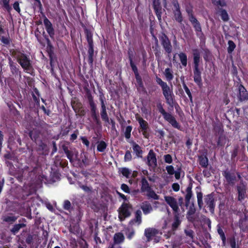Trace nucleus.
<instances>
[{"label":"nucleus","instance_id":"f257e3e1","mask_svg":"<svg viewBox=\"0 0 248 248\" xmlns=\"http://www.w3.org/2000/svg\"><path fill=\"white\" fill-rule=\"evenodd\" d=\"M11 54L13 57L17 59L18 63L24 70L28 71L31 69L30 60L25 54L16 50H12Z\"/></svg>","mask_w":248,"mask_h":248},{"label":"nucleus","instance_id":"f03ea898","mask_svg":"<svg viewBox=\"0 0 248 248\" xmlns=\"http://www.w3.org/2000/svg\"><path fill=\"white\" fill-rule=\"evenodd\" d=\"M132 206L128 203H123L119 208V218L121 221L124 220L131 215Z\"/></svg>","mask_w":248,"mask_h":248},{"label":"nucleus","instance_id":"7ed1b4c3","mask_svg":"<svg viewBox=\"0 0 248 248\" xmlns=\"http://www.w3.org/2000/svg\"><path fill=\"white\" fill-rule=\"evenodd\" d=\"M162 88L163 94L165 98L166 103L170 106H172L174 104L173 98V93L172 90L167 84Z\"/></svg>","mask_w":248,"mask_h":248},{"label":"nucleus","instance_id":"20e7f679","mask_svg":"<svg viewBox=\"0 0 248 248\" xmlns=\"http://www.w3.org/2000/svg\"><path fill=\"white\" fill-rule=\"evenodd\" d=\"M165 202L172 208L173 211L178 213L179 211V208L177 200L173 197L168 196L164 197Z\"/></svg>","mask_w":248,"mask_h":248},{"label":"nucleus","instance_id":"39448f33","mask_svg":"<svg viewBox=\"0 0 248 248\" xmlns=\"http://www.w3.org/2000/svg\"><path fill=\"white\" fill-rule=\"evenodd\" d=\"M147 164L149 167L155 168L157 166L156 155L152 150H150L147 156Z\"/></svg>","mask_w":248,"mask_h":248},{"label":"nucleus","instance_id":"423d86ee","mask_svg":"<svg viewBox=\"0 0 248 248\" xmlns=\"http://www.w3.org/2000/svg\"><path fill=\"white\" fill-rule=\"evenodd\" d=\"M160 39L161 44L163 46L165 51L168 53H170L172 51V46L167 36L165 34H163L161 36Z\"/></svg>","mask_w":248,"mask_h":248},{"label":"nucleus","instance_id":"0eeeda50","mask_svg":"<svg viewBox=\"0 0 248 248\" xmlns=\"http://www.w3.org/2000/svg\"><path fill=\"white\" fill-rule=\"evenodd\" d=\"M204 200L206 205L209 208L210 212L212 214H214L215 204L213 196L211 194L205 195L204 196Z\"/></svg>","mask_w":248,"mask_h":248},{"label":"nucleus","instance_id":"6e6552de","mask_svg":"<svg viewBox=\"0 0 248 248\" xmlns=\"http://www.w3.org/2000/svg\"><path fill=\"white\" fill-rule=\"evenodd\" d=\"M158 233V230L153 228H147L144 231V235L148 241H150L153 237L156 236Z\"/></svg>","mask_w":248,"mask_h":248},{"label":"nucleus","instance_id":"1a4fd4ad","mask_svg":"<svg viewBox=\"0 0 248 248\" xmlns=\"http://www.w3.org/2000/svg\"><path fill=\"white\" fill-rule=\"evenodd\" d=\"M44 24L47 32L51 38H53L54 35V30L51 23L47 18L45 17L44 20Z\"/></svg>","mask_w":248,"mask_h":248},{"label":"nucleus","instance_id":"9d476101","mask_svg":"<svg viewBox=\"0 0 248 248\" xmlns=\"http://www.w3.org/2000/svg\"><path fill=\"white\" fill-rule=\"evenodd\" d=\"M238 193V200L242 201L244 199L246 194V185L244 183H241L237 186Z\"/></svg>","mask_w":248,"mask_h":248},{"label":"nucleus","instance_id":"9b49d317","mask_svg":"<svg viewBox=\"0 0 248 248\" xmlns=\"http://www.w3.org/2000/svg\"><path fill=\"white\" fill-rule=\"evenodd\" d=\"M140 208L144 215H147L150 213L153 210L151 204L147 201L141 203Z\"/></svg>","mask_w":248,"mask_h":248},{"label":"nucleus","instance_id":"f8f14e48","mask_svg":"<svg viewBox=\"0 0 248 248\" xmlns=\"http://www.w3.org/2000/svg\"><path fill=\"white\" fill-rule=\"evenodd\" d=\"M174 7L175 8V10H174V16L175 19L178 22L181 23L183 20V17L180 11L179 6L178 3H174Z\"/></svg>","mask_w":248,"mask_h":248},{"label":"nucleus","instance_id":"ddd939ff","mask_svg":"<svg viewBox=\"0 0 248 248\" xmlns=\"http://www.w3.org/2000/svg\"><path fill=\"white\" fill-rule=\"evenodd\" d=\"M194 80L199 86L202 85L201 73L199 67H194Z\"/></svg>","mask_w":248,"mask_h":248},{"label":"nucleus","instance_id":"4468645a","mask_svg":"<svg viewBox=\"0 0 248 248\" xmlns=\"http://www.w3.org/2000/svg\"><path fill=\"white\" fill-rule=\"evenodd\" d=\"M189 20L192 24L196 31L199 32L202 31V29L200 23L193 16V14H189Z\"/></svg>","mask_w":248,"mask_h":248},{"label":"nucleus","instance_id":"2eb2a0df","mask_svg":"<svg viewBox=\"0 0 248 248\" xmlns=\"http://www.w3.org/2000/svg\"><path fill=\"white\" fill-rule=\"evenodd\" d=\"M239 99L240 101H244L248 99V93L245 88L240 85L239 87Z\"/></svg>","mask_w":248,"mask_h":248},{"label":"nucleus","instance_id":"dca6fc26","mask_svg":"<svg viewBox=\"0 0 248 248\" xmlns=\"http://www.w3.org/2000/svg\"><path fill=\"white\" fill-rule=\"evenodd\" d=\"M165 120L168 121L171 125L174 128L178 129H180V125L179 123L176 121L175 118L171 115L170 114Z\"/></svg>","mask_w":248,"mask_h":248},{"label":"nucleus","instance_id":"f3484780","mask_svg":"<svg viewBox=\"0 0 248 248\" xmlns=\"http://www.w3.org/2000/svg\"><path fill=\"white\" fill-rule=\"evenodd\" d=\"M136 118L139 122L141 130H147L148 128V124L146 121L144 120L139 115H136Z\"/></svg>","mask_w":248,"mask_h":248},{"label":"nucleus","instance_id":"a211bd4d","mask_svg":"<svg viewBox=\"0 0 248 248\" xmlns=\"http://www.w3.org/2000/svg\"><path fill=\"white\" fill-rule=\"evenodd\" d=\"M196 209L193 203L190 205L189 207L187 213L186 217L190 221H193L194 219L193 215L195 214Z\"/></svg>","mask_w":248,"mask_h":248},{"label":"nucleus","instance_id":"6ab92c4d","mask_svg":"<svg viewBox=\"0 0 248 248\" xmlns=\"http://www.w3.org/2000/svg\"><path fill=\"white\" fill-rule=\"evenodd\" d=\"M193 51L194 67H199L200 61V52L198 49H194Z\"/></svg>","mask_w":248,"mask_h":248},{"label":"nucleus","instance_id":"aec40b11","mask_svg":"<svg viewBox=\"0 0 248 248\" xmlns=\"http://www.w3.org/2000/svg\"><path fill=\"white\" fill-rule=\"evenodd\" d=\"M224 176L229 183L232 184L234 183L236 179V176L234 174L231 173L228 171H225L224 173Z\"/></svg>","mask_w":248,"mask_h":248},{"label":"nucleus","instance_id":"412c9836","mask_svg":"<svg viewBox=\"0 0 248 248\" xmlns=\"http://www.w3.org/2000/svg\"><path fill=\"white\" fill-rule=\"evenodd\" d=\"M132 148L134 152L138 157H142V151L141 147L136 143L133 142L132 143Z\"/></svg>","mask_w":248,"mask_h":248},{"label":"nucleus","instance_id":"4be33fe9","mask_svg":"<svg viewBox=\"0 0 248 248\" xmlns=\"http://www.w3.org/2000/svg\"><path fill=\"white\" fill-rule=\"evenodd\" d=\"M90 105L91 108V111H92V116L93 118L96 122H98V118L97 116V114L96 113V106L92 100L90 101Z\"/></svg>","mask_w":248,"mask_h":248},{"label":"nucleus","instance_id":"5701e85b","mask_svg":"<svg viewBox=\"0 0 248 248\" xmlns=\"http://www.w3.org/2000/svg\"><path fill=\"white\" fill-rule=\"evenodd\" d=\"M124 239V237L122 233L118 232L114 234L113 237L114 244L118 245L122 243Z\"/></svg>","mask_w":248,"mask_h":248},{"label":"nucleus","instance_id":"b1692460","mask_svg":"<svg viewBox=\"0 0 248 248\" xmlns=\"http://www.w3.org/2000/svg\"><path fill=\"white\" fill-rule=\"evenodd\" d=\"M192 196V192L191 190V187L188 186L186 188V194L185 196V200H186V205L188 206L190 200Z\"/></svg>","mask_w":248,"mask_h":248},{"label":"nucleus","instance_id":"393cba45","mask_svg":"<svg viewBox=\"0 0 248 248\" xmlns=\"http://www.w3.org/2000/svg\"><path fill=\"white\" fill-rule=\"evenodd\" d=\"M141 190L142 191H149L150 189V187L147 180L144 177H143L141 179Z\"/></svg>","mask_w":248,"mask_h":248},{"label":"nucleus","instance_id":"a878e982","mask_svg":"<svg viewBox=\"0 0 248 248\" xmlns=\"http://www.w3.org/2000/svg\"><path fill=\"white\" fill-rule=\"evenodd\" d=\"M154 9L155 11L156 14L157 16V17L159 20L161 19V8L159 6V4L158 2V1H155L154 2Z\"/></svg>","mask_w":248,"mask_h":248},{"label":"nucleus","instance_id":"bb28decb","mask_svg":"<svg viewBox=\"0 0 248 248\" xmlns=\"http://www.w3.org/2000/svg\"><path fill=\"white\" fill-rule=\"evenodd\" d=\"M165 76L168 81L171 80L173 78L172 70L169 68H166L164 72Z\"/></svg>","mask_w":248,"mask_h":248},{"label":"nucleus","instance_id":"cd10ccee","mask_svg":"<svg viewBox=\"0 0 248 248\" xmlns=\"http://www.w3.org/2000/svg\"><path fill=\"white\" fill-rule=\"evenodd\" d=\"M197 202L199 208L201 209L203 206V201H202V193L201 192H197Z\"/></svg>","mask_w":248,"mask_h":248},{"label":"nucleus","instance_id":"c85d7f7f","mask_svg":"<svg viewBox=\"0 0 248 248\" xmlns=\"http://www.w3.org/2000/svg\"><path fill=\"white\" fill-rule=\"evenodd\" d=\"M180 60L184 66L187 65V56L184 53L181 52L179 54Z\"/></svg>","mask_w":248,"mask_h":248},{"label":"nucleus","instance_id":"c756f323","mask_svg":"<svg viewBox=\"0 0 248 248\" xmlns=\"http://www.w3.org/2000/svg\"><path fill=\"white\" fill-rule=\"evenodd\" d=\"M200 164L203 167H206L208 166V159L205 156L199 157Z\"/></svg>","mask_w":248,"mask_h":248},{"label":"nucleus","instance_id":"7c9ffc66","mask_svg":"<svg viewBox=\"0 0 248 248\" xmlns=\"http://www.w3.org/2000/svg\"><path fill=\"white\" fill-rule=\"evenodd\" d=\"M25 224L23 223L17 224L14 225V227L11 229V232L14 234H16L19 231V230L25 226Z\"/></svg>","mask_w":248,"mask_h":248},{"label":"nucleus","instance_id":"2f4dec72","mask_svg":"<svg viewBox=\"0 0 248 248\" xmlns=\"http://www.w3.org/2000/svg\"><path fill=\"white\" fill-rule=\"evenodd\" d=\"M141 211L140 210H137L135 213V218L134 219V221L138 223V224L139 225L141 222Z\"/></svg>","mask_w":248,"mask_h":248},{"label":"nucleus","instance_id":"473e14b6","mask_svg":"<svg viewBox=\"0 0 248 248\" xmlns=\"http://www.w3.org/2000/svg\"><path fill=\"white\" fill-rule=\"evenodd\" d=\"M88 54H89V60L90 62L91 63H92L93 61V44L89 45Z\"/></svg>","mask_w":248,"mask_h":248},{"label":"nucleus","instance_id":"72a5a7b5","mask_svg":"<svg viewBox=\"0 0 248 248\" xmlns=\"http://www.w3.org/2000/svg\"><path fill=\"white\" fill-rule=\"evenodd\" d=\"M107 147V144L104 141H101L97 145V149L99 152H103Z\"/></svg>","mask_w":248,"mask_h":248},{"label":"nucleus","instance_id":"f704fd0d","mask_svg":"<svg viewBox=\"0 0 248 248\" xmlns=\"http://www.w3.org/2000/svg\"><path fill=\"white\" fill-rule=\"evenodd\" d=\"M181 223V221L179 218L178 216L175 217L174 221L172 224V229L173 230H175Z\"/></svg>","mask_w":248,"mask_h":248},{"label":"nucleus","instance_id":"c9c22d12","mask_svg":"<svg viewBox=\"0 0 248 248\" xmlns=\"http://www.w3.org/2000/svg\"><path fill=\"white\" fill-rule=\"evenodd\" d=\"M120 171L122 173L123 176L128 178L131 174V170L126 168H123L120 169Z\"/></svg>","mask_w":248,"mask_h":248},{"label":"nucleus","instance_id":"e433bc0d","mask_svg":"<svg viewBox=\"0 0 248 248\" xmlns=\"http://www.w3.org/2000/svg\"><path fill=\"white\" fill-rule=\"evenodd\" d=\"M220 15L221 16L222 19L224 21H227L229 19L228 15L227 12L224 10H221L220 11Z\"/></svg>","mask_w":248,"mask_h":248},{"label":"nucleus","instance_id":"4c0bfd02","mask_svg":"<svg viewBox=\"0 0 248 248\" xmlns=\"http://www.w3.org/2000/svg\"><path fill=\"white\" fill-rule=\"evenodd\" d=\"M135 234V231L133 229H127L126 235L128 239H131Z\"/></svg>","mask_w":248,"mask_h":248},{"label":"nucleus","instance_id":"58836bf2","mask_svg":"<svg viewBox=\"0 0 248 248\" xmlns=\"http://www.w3.org/2000/svg\"><path fill=\"white\" fill-rule=\"evenodd\" d=\"M147 191L148 192L147 194L148 197L154 200H158L159 199V196L153 190H151L150 189Z\"/></svg>","mask_w":248,"mask_h":248},{"label":"nucleus","instance_id":"ea45409f","mask_svg":"<svg viewBox=\"0 0 248 248\" xmlns=\"http://www.w3.org/2000/svg\"><path fill=\"white\" fill-rule=\"evenodd\" d=\"M132 129V128L131 126H128L126 127L124 132V136L125 138L129 139L130 138Z\"/></svg>","mask_w":248,"mask_h":248},{"label":"nucleus","instance_id":"a19ab883","mask_svg":"<svg viewBox=\"0 0 248 248\" xmlns=\"http://www.w3.org/2000/svg\"><path fill=\"white\" fill-rule=\"evenodd\" d=\"M228 45L229 46L228 48V53H231L233 51V50L235 48V45L233 41L230 40L228 42Z\"/></svg>","mask_w":248,"mask_h":248},{"label":"nucleus","instance_id":"79ce46f5","mask_svg":"<svg viewBox=\"0 0 248 248\" xmlns=\"http://www.w3.org/2000/svg\"><path fill=\"white\" fill-rule=\"evenodd\" d=\"M17 219V217L14 216H7L4 217L3 220L7 222H13Z\"/></svg>","mask_w":248,"mask_h":248},{"label":"nucleus","instance_id":"37998d69","mask_svg":"<svg viewBox=\"0 0 248 248\" xmlns=\"http://www.w3.org/2000/svg\"><path fill=\"white\" fill-rule=\"evenodd\" d=\"M217 232H218V234L220 235V237H221L223 242L225 243V240H226V237L225 236V234L223 232V231L220 227H218Z\"/></svg>","mask_w":248,"mask_h":248},{"label":"nucleus","instance_id":"c03bdc74","mask_svg":"<svg viewBox=\"0 0 248 248\" xmlns=\"http://www.w3.org/2000/svg\"><path fill=\"white\" fill-rule=\"evenodd\" d=\"M1 2L7 10L9 11L11 10V8L9 4V0H1Z\"/></svg>","mask_w":248,"mask_h":248},{"label":"nucleus","instance_id":"a18cd8bd","mask_svg":"<svg viewBox=\"0 0 248 248\" xmlns=\"http://www.w3.org/2000/svg\"><path fill=\"white\" fill-rule=\"evenodd\" d=\"M101 116L103 120L106 122L108 121V117L107 113V110H101Z\"/></svg>","mask_w":248,"mask_h":248},{"label":"nucleus","instance_id":"49530a36","mask_svg":"<svg viewBox=\"0 0 248 248\" xmlns=\"http://www.w3.org/2000/svg\"><path fill=\"white\" fill-rule=\"evenodd\" d=\"M183 87H184V89L186 93V94L189 97L190 99L191 100H192V95H191V93H190L189 89H188V88L187 87V86L186 85V84L185 83H183Z\"/></svg>","mask_w":248,"mask_h":248},{"label":"nucleus","instance_id":"de8ad7c7","mask_svg":"<svg viewBox=\"0 0 248 248\" xmlns=\"http://www.w3.org/2000/svg\"><path fill=\"white\" fill-rule=\"evenodd\" d=\"M86 38L89 45L93 44V41L92 39V35L91 33L87 31L86 32Z\"/></svg>","mask_w":248,"mask_h":248},{"label":"nucleus","instance_id":"09e8293b","mask_svg":"<svg viewBox=\"0 0 248 248\" xmlns=\"http://www.w3.org/2000/svg\"><path fill=\"white\" fill-rule=\"evenodd\" d=\"M155 80L156 83L158 84H159L161 87V88H162L163 87L165 86L167 84V83L162 81V80L160 78L157 77H156Z\"/></svg>","mask_w":248,"mask_h":248},{"label":"nucleus","instance_id":"8fccbe9b","mask_svg":"<svg viewBox=\"0 0 248 248\" xmlns=\"http://www.w3.org/2000/svg\"><path fill=\"white\" fill-rule=\"evenodd\" d=\"M166 170H167L168 173L170 175H172L175 172L174 168L172 166H171V165L168 166L166 167Z\"/></svg>","mask_w":248,"mask_h":248},{"label":"nucleus","instance_id":"3c124183","mask_svg":"<svg viewBox=\"0 0 248 248\" xmlns=\"http://www.w3.org/2000/svg\"><path fill=\"white\" fill-rule=\"evenodd\" d=\"M164 158L165 162L167 163L170 164L172 161L171 156L169 154L165 155L164 156Z\"/></svg>","mask_w":248,"mask_h":248},{"label":"nucleus","instance_id":"603ef678","mask_svg":"<svg viewBox=\"0 0 248 248\" xmlns=\"http://www.w3.org/2000/svg\"><path fill=\"white\" fill-rule=\"evenodd\" d=\"M132 155L131 153L129 151H127L124 155V161H129L131 160Z\"/></svg>","mask_w":248,"mask_h":248},{"label":"nucleus","instance_id":"864d4df0","mask_svg":"<svg viewBox=\"0 0 248 248\" xmlns=\"http://www.w3.org/2000/svg\"><path fill=\"white\" fill-rule=\"evenodd\" d=\"M121 188L124 192L130 193V189L127 185L123 184L121 186Z\"/></svg>","mask_w":248,"mask_h":248},{"label":"nucleus","instance_id":"5fc2aeb1","mask_svg":"<svg viewBox=\"0 0 248 248\" xmlns=\"http://www.w3.org/2000/svg\"><path fill=\"white\" fill-rule=\"evenodd\" d=\"M185 232L186 236H189L191 239H193L194 232L192 230L190 229L185 230Z\"/></svg>","mask_w":248,"mask_h":248},{"label":"nucleus","instance_id":"6e6d98bb","mask_svg":"<svg viewBox=\"0 0 248 248\" xmlns=\"http://www.w3.org/2000/svg\"><path fill=\"white\" fill-rule=\"evenodd\" d=\"M135 75L136 79V81H137L138 84H139V85L140 86V87L142 86V79H141V77L140 76L139 74H136Z\"/></svg>","mask_w":248,"mask_h":248},{"label":"nucleus","instance_id":"4d7b16f0","mask_svg":"<svg viewBox=\"0 0 248 248\" xmlns=\"http://www.w3.org/2000/svg\"><path fill=\"white\" fill-rule=\"evenodd\" d=\"M159 112L162 114L165 119H166L170 114V113L166 112L162 107L159 108Z\"/></svg>","mask_w":248,"mask_h":248},{"label":"nucleus","instance_id":"13d9d810","mask_svg":"<svg viewBox=\"0 0 248 248\" xmlns=\"http://www.w3.org/2000/svg\"><path fill=\"white\" fill-rule=\"evenodd\" d=\"M130 65L131 66V68L132 69V70L133 71L135 75L139 74L138 68L136 67V66L132 62V61L130 60Z\"/></svg>","mask_w":248,"mask_h":248},{"label":"nucleus","instance_id":"bf43d9fd","mask_svg":"<svg viewBox=\"0 0 248 248\" xmlns=\"http://www.w3.org/2000/svg\"><path fill=\"white\" fill-rule=\"evenodd\" d=\"M71 207L70 202L68 201H65L64 202L63 207L66 210H68Z\"/></svg>","mask_w":248,"mask_h":248},{"label":"nucleus","instance_id":"052dcab7","mask_svg":"<svg viewBox=\"0 0 248 248\" xmlns=\"http://www.w3.org/2000/svg\"><path fill=\"white\" fill-rule=\"evenodd\" d=\"M14 9L16 10L18 13H20V9L19 8V3L18 2H15L13 4Z\"/></svg>","mask_w":248,"mask_h":248},{"label":"nucleus","instance_id":"680f3d73","mask_svg":"<svg viewBox=\"0 0 248 248\" xmlns=\"http://www.w3.org/2000/svg\"><path fill=\"white\" fill-rule=\"evenodd\" d=\"M230 245L232 248H238V247L236 244L235 240L234 238L230 240Z\"/></svg>","mask_w":248,"mask_h":248},{"label":"nucleus","instance_id":"e2e57ef3","mask_svg":"<svg viewBox=\"0 0 248 248\" xmlns=\"http://www.w3.org/2000/svg\"><path fill=\"white\" fill-rule=\"evenodd\" d=\"M172 188L175 191H178L179 190L180 186L178 183H174L172 184Z\"/></svg>","mask_w":248,"mask_h":248},{"label":"nucleus","instance_id":"0e129e2a","mask_svg":"<svg viewBox=\"0 0 248 248\" xmlns=\"http://www.w3.org/2000/svg\"><path fill=\"white\" fill-rule=\"evenodd\" d=\"M174 174H175V178L177 180L179 179L181 176V169L177 170Z\"/></svg>","mask_w":248,"mask_h":248},{"label":"nucleus","instance_id":"69168bd1","mask_svg":"<svg viewBox=\"0 0 248 248\" xmlns=\"http://www.w3.org/2000/svg\"><path fill=\"white\" fill-rule=\"evenodd\" d=\"M65 153L68 157V159H69L70 160L72 159V155L71 154V153L70 151H69L68 150H65Z\"/></svg>","mask_w":248,"mask_h":248},{"label":"nucleus","instance_id":"338daca9","mask_svg":"<svg viewBox=\"0 0 248 248\" xmlns=\"http://www.w3.org/2000/svg\"><path fill=\"white\" fill-rule=\"evenodd\" d=\"M203 174L204 176L206 177H209L210 176V173L207 170H204L203 171Z\"/></svg>","mask_w":248,"mask_h":248},{"label":"nucleus","instance_id":"774afa93","mask_svg":"<svg viewBox=\"0 0 248 248\" xmlns=\"http://www.w3.org/2000/svg\"><path fill=\"white\" fill-rule=\"evenodd\" d=\"M108 248H121V247L119 245L113 244L111 246H109Z\"/></svg>","mask_w":248,"mask_h":248}]
</instances>
